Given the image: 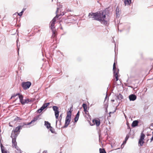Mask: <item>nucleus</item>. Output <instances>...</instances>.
Segmentation results:
<instances>
[{"mask_svg":"<svg viewBox=\"0 0 153 153\" xmlns=\"http://www.w3.org/2000/svg\"><path fill=\"white\" fill-rule=\"evenodd\" d=\"M45 124L48 128H49L51 126L50 123L48 121H45Z\"/></svg>","mask_w":153,"mask_h":153,"instance_id":"18","label":"nucleus"},{"mask_svg":"<svg viewBox=\"0 0 153 153\" xmlns=\"http://www.w3.org/2000/svg\"><path fill=\"white\" fill-rule=\"evenodd\" d=\"M1 150L2 153H7V151L5 147L1 143Z\"/></svg>","mask_w":153,"mask_h":153,"instance_id":"13","label":"nucleus"},{"mask_svg":"<svg viewBox=\"0 0 153 153\" xmlns=\"http://www.w3.org/2000/svg\"><path fill=\"white\" fill-rule=\"evenodd\" d=\"M111 101L112 102H114V100H111Z\"/></svg>","mask_w":153,"mask_h":153,"instance_id":"34","label":"nucleus"},{"mask_svg":"<svg viewBox=\"0 0 153 153\" xmlns=\"http://www.w3.org/2000/svg\"><path fill=\"white\" fill-rule=\"evenodd\" d=\"M117 98L118 99L121 100L123 99V97L122 94H119L117 96Z\"/></svg>","mask_w":153,"mask_h":153,"instance_id":"23","label":"nucleus"},{"mask_svg":"<svg viewBox=\"0 0 153 153\" xmlns=\"http://www.w3.org/2000/svg\"><path fill=\"white\" fill-rule=\"evenodd\" d=\"M22 119L19 117H16L14 119V121H18L19 120H21Z\"/></svg>","mask_w":153,"mask_h":153,"instance_id":"29","label":"nucleus"},{"mask_svg":"<svg viewBox=\"0 0 153 153\" xmlns=\"http://www.w3.org/2000/svg\"><path fill=\"white\" fill-rule=\"evenodd\" d=\"M23 13V11H22L21 12L18 14V15L21 16L22 15V14Z\"/></svg>","mask_w":153,"mask_h":153,"instance_id":"31","label":"nucleus"},{"mask_svg":"<svg viewBox=\"0 0 153 153\" xmlns=\"http://www.w3.org/2000/svg\"><path fill=\"white\" fill-rule=\"evenodd\" d=\"M129 137V136L128 135H127L125 138V140L127 141V140H128Z\"/></svg>","mask_w":153,"mask_h":153,"instance_id":"30","label":"nucleus"},{"mask_svg":"<svg viewBox=\"0 0 153 153\" xmlns=\"http://www.w3.org/2000/svg\"><path fill=\"white\" fill-rule=\"evenodd\" d=\"M49 105V102L44 104L41 108L37 110V112L39 113H40L44 109L46 108Z\"/></svg>","mask_w":153,"mask_h":153,"instance_id":"10","label":"nucleus"},{"mask_svg":"<svg viewBox=\"0 0 153 153\" xmlns=\"http://www.w3.org/2000/svg\"><path fill=\"white\" fill-rule=\"evenodd\" d=\"M85 114L88 116L89 120H91V117L88 111L87 110L86 111H85Z\"/></svg>","mask_w":153,"mask_h":153,"instance_id":"25","label":"nucleus"},{"mask_svg":"<svg viewBox=\"0 0 153 153\" xmlns=\"http://www.w3.org/2000/svg\"><path fill=\"white\" fill-rule=\"evenodd\" d=\"M100 153H106L105 150L104 149H100Z\"/></svg>","mask_w":153,"mask_h":153,"instance_id":"26","label":"nucleus"},{"mask_svg":"<svg viewBox=\"0 0 153 153\" xmlns=\"http://www.w3.org/2000/svg\"><path fill=\"white\" fill-rule=\"evenodd\" d=\"M17 95L19 96V99L20 102H21V104L22 105H24V102H23V101L24 100L23 99V97L22 95L21 94H13L11 96V99H12V98L16 96Z\"/></svg>","mask_w":153,"mask_h":153,"instance_id":"7","label":"nucleus"},{"mask_svg":"<svg viewBox=\"0 0 153 153\" xmlns=\"http://www.w3.org/2000/svg\"><path fill=\"white\" fill-rule=\"evenodd\" d=\"M53 110L54 111L56 118L58 119L59 113V112L58 111V108L56 106H53Z\"/></svg>","mask_w":153,"mask_h":153,"instance_id":"8","label":"nucleus"},{"mask_svg":"<svg viewBox=\"0 0 153 153\" xmlns=\"http://www.w3.org/2000/svg\"><path fill=\"white\" fill-rule=\"evenodd\" d=\"M9 126H11L10 124H9Z\"/></svg>","mask_w":153,"mask_h":153,"instance_id":"37","label":"nucleus"},{"mask_svg":"<svg viewBox=\"0 0 153 153\" xmlns=\"http://www.w3.org/2000/svg\"><path fill=\"white\" fill-rule=\"evenodd\" d=\"M31 85V83L29 81L22 83L21 85L24 90L28 89Z\"/></svg>","mask_w":153,"mask_h":153,"instance_id":"6","label":"nucleus"},{"mask_svg":"<svg viewBox=\"0 0 153 153\" xmlns=\"http://www.w3.org/2000/svg\"><path fill=\"white\" fill-rule=\"evenodd\" d=\"M17 151H16V152L15 153H22V151L20 149V148L18 147V149H16Z\"/></svg>","mask_w":153,"mask_h":153,"instance_id":"28","label":"nucleus"},{"mask_svg":"<svg viewBox=\"0 0 153 153\" xmlns=\"http://www.w3.org/2000/svg\"><path fill=\"white\" fill-rule=\"evenodd\" d=\"M34 101V100L32 99H27L23 100V102L24 103V105L26 103H28L30 102H32Z\"/></svg>","mask_w":153,"mask_h":153,"instance_id":"14","label":"nucleus"},{"mask_svg":"<svg viewBox=\"0 0 153 153\" xmlns=\"http://www.w3.org/2000/svg\"><path fill=\"white\" fill-rule=\"evenodd\" d=\"M50 130L51 131V133L54 134H56V132L55 130V129L51 126L49 128Z\"/></svg>","mask_w":153,"mask_h":153,"instance_id":"24","label":"nucleus"},{"mask_svg":"<svg viewBox=\"0 0 153 153\" xmlns=\"http://www.w3.org/2000/svg\"><path fill=\"white\" fill-rule=\"evenodd\" d=\"M59 16V15H57L56 16L53 18L50 23V27L52 30L53 32L52 37L53 38H56L57 34V32L55 30L54 25L56 21V19L58 18Z\"/></svg>","mask_w":153,"mask_h":153,"instance_id":"2","label":"nucleus"},{"mask_svg":"<svg viewBox=\"0 0 153 153\" xmlns=\"http://www.w3.org/2000/svg\"><path fill=\"white\" fill-rule=\"evenodd\" d=\"M138 121L137 120H134L133 121L132 124V126L133 127L137 126L138 125Z\"/></svg>","mask_w":153,"mask_h":153,"instance_id":"16","label":"nucleus"},{"mask_svg":"<svg viewBox=\"0 0 153 153\" xmlns=\"http://www.w3.org/2000/svg\"><path fill=\"white\" fill-rule=\"evenodd\" d=\"M126 141H127L125 140L123 141V144H126Z\"/></svg>","mask_w":153,"mask_h":153,"instance_id":"33","label":"nucleus"},{"mask_svg":"<svg viewBox=\"0 0 153 153\" xmlns=\"http://www.w3.org/2000/svg\"><path fill=\"white\" fill-rule=\"evenodd\" d=\"M119 11H120L119 8L118 7H117L116 9V13L117 16L119 14Z\"/></svg>","mask_w":153,"mask_h":153,"instance_id":"27","label":"nucleus"},{"mask_svg":"<svg viewBox=\"0 0 153 153\" xmlns=\"http://www.w3.org/2000/svg\"><path fill=\"white\" fill-rule=\"evenodd\" d=\"M145 137V134H144L143 133H142L141 134L140 136V137L139 140H144V138Z\"/></svg>","mask_w":153,"mask_h":153,"instance_id":"20","label":"nucleus"},{"mask_svg":"<svg viewBox=\"0 0 153 153\" xmlns=\"http://www.w3.org/2000/svg\"><path fill=\"white\" fill-rule=\"evenodd\" d=\"M153 140V136H152V137L151 139L150 142H151Z\"/></svg>","mask_w":153,"mask_h":153,"instance_id":"32","label":"nucleus"},{"mask_svg":"<svg viewBox=\"0 0 153 153\" xmlns=\"http://www.w3.org/2000/svg\"><path fill=\"white\" fill-rule=\"evenodd\" d=\"M25 10V9H22V11H23V13L24 12V11Z\"/></svg>","mask_w":153,"mask_h":153,"instance_id":"36","label":"nucleus"},{"mask_svg":"<svg viewBox=\"0 0 153 153\" xmlns=\"http://www.w3.org/2000/svg\"><path fill=\"white\" fill-rule=\"evenodd\" d=\"M113 70L114 71V76L115 78L116 81H117L118 80L119 70L116 68L115 62H114L113 64Z\"/></svg>","mask_w":153,"mask_h":153,"instance_id":"5","label":"nucleus"},{"mask_svg":"<svg viewBox=\"0 0 153 153\" xmlns=\"http://www.w3.org/2000/svg\"><path fill=\"white\" fill-rule=\"evenodd\" d=\"M90 18H94V19L100 21L101 23L105 25L108 26L109 24L108 22L109 18L106 17L105 11V10L101 11L96 13H89Z\"/></svg>","mask_w":153,"mask_h":153,"instance_id":"1","label":"nucleus"},{"mask_svg":"<svg viewBox=\"0 0 153 153\" xmlns=\"http://www.w3.org/2000/svg\"><path fill=\"white\" fill-rule=\"evenodd\" d=\"M79 116V111H78L74 118V121L76 122L78 120Z\"/></svg>","mask_w":153,"mask_h":153,"instance_id":"17","label":"nucleus"},{"mask_svg":"<svg viewBox=\"0 0 153 153\" xmlns=\"http://www.w3.org/2000/svg\"><path fill=\"white\" fill-rule=\"evenodd\" d=\"M92 122L94 125H96L97 126H99L100 123V120L98 119H94L92 120Z\"/></svg>","mask_w":153,"mask_h":153,"instance_id":"12","label":"nucleus"},{"mask_svg":"<svg viewBox=\"0 0 153 153\" xmlns=\"http://www.w3.org/2000/svg\"><path fill=\"white\" fill-rule=\"evenodd\" d=\"M22 126H19L16 127L12 131L11 134V137H17L20 133V130L22 128V127L24 125L23 123Z\"/></svg>","mask_w":153,"mask_h":153,"instance_id":"3","label":"nucleus"},{"mask_svg":"<svg viewBox=\"0 0 153 153\" xmlns=\"http://www.w3.org/2000/svg\"><path fill=\"white\" fill-rule=\"evenodd\" d=\"M152 136H153V132H152Z\"/></svg>","mask_w":153,"mask_h":153,"instance_id":"40","label":"nucleus"},{"mask_svg":"<svg viewBox=\"0 0 153 153\" xmlns=\"http://www.w3.org/2000/svg\"><path fill=\"white\" fill-rule=\"evenodd\" d=\"M82 106L84 108V111H87V105L85 103L83 104H82Z\"/></svg>","mask_w":153,"mask_h":153,"instance_id":"22","label":"nucleus"},{"mask_svg":"<svg viewBox=\"0 0 153 153\" xmlns=\"http://www.w3.org/2000/svg\"><path fill=\"white\" fill-rule=\"evenodd\" d=\"M131 2V0H124V2L125 5H129L130 4Z\"/></svg>","mask_w":153,"mask_h":153,"instance_id":"19","label":"nucleus"},{"mask_svg":"<svg viewBox=\"0 0 153 153\" xmlns=\"http://www.w3.org/2000/svg\"><path fill=\"white\" fill-rule=\"evenodd\" d=\"M144 143V140H139L138 142L139 145H140V146H142L143 145Z\"/></svg>","mask_w":153,"mask_h":153,"instance_id":"21","label":"nucleus"},{"mask_svg":"<svg viewBox=\"0 0 153 153\" xmlns=\"http://www.w3.org/2000/svg\"><path fill=\"white\" fill-rule=\"evenodd\" d=\"M111 113H112V112H110V113H109V114H110Z\"/></svg>","mask_w":153,"mask_h":153,"instance_id":"38","label":"nucleus"},{"mask_svg":"<svg viewBox=\"0 0 153 153\" xmlns=\"http://www.w3.org/2000/svg\"><path fill=\"white\" fill-rule=\"evenodd\" d=\"M129 99L131 101H134L136 99V96L134 94H131L129 96Z\"/></svg>","mask_w":153,"mask_h":153,"instance_id":"15","label":"nucleus"},{"mask_svg":"<svg viewBox=\"0 0 153 153\" xmlns=\"http://www.w3.org/2000/svg\"><path fill=\"white\" fill-rule=\"evenodd\" d=\"M60 117L62 116L61 114V115H60Z\"/></svg>","mask_w":153,"mask_h":153,"instance_id":"41","label":"nucleus"},{"mask_svg":"<svg viewBox=\"0 0 153 153\" xmlns=\"http://www.w3.org/2000/svg\"><path fill=\"white\" fill-rule=\"evenodd\" d=\"M69 11H71V10H69Z\"/></svg>","mask_w":153,"mask_h":153,"instance_id":"39","label":"nucleus"},{"mask_svg":"<svg viewBox=\"0 0 153 153\" xmlns=\"http://www.w3.org/2000/svg\"><path fill=\"white\" fill-rule=\"evenodd\" d=\"M39 116L40 115H39L37 116L34 117L33 118V120L30 123H27V124L25 123H23L25 125H29V124H30L33 123V122L37 120L39 118Z\"/></svg>","mask_w":153,"mask_h":153,"instance_id":"11","label":"nucleus"},{"mask_svg":"<svg viewBox=\"0 0 153 153\" xmlns=\"http://www.w3.org/2000/svg\"><path fill=\"white\" fill-rule=\"evenodd\" d=\"M123 145V144H122V145H121V146H122Z\"/></svg>","mask_w":153,"mask_h":153,"instance_id":"42","label":"nucleus"},{"mask_svg":"<svg viewBox=\"0 0 153 153\" xmlns=\"http://www.w3.org/2000/svg\"><path fill=\"white\" fill-rule=\"evenodd\" d=\"M47 152L46 151H44L43 153H47Z\"/></svg>","mask_w":153,"mask_h":153,"instance_id":"35","label":"nucleus"},{"mask_svg":"<svg viewBox=\"0 0 153 153\" xmlns=\"http://www.w3.org/2000/svg\"><path fill=\"white\" fill-rule=\"evenodd\" d=\"M12 139V146L16 149H18V146H17V143L16 141V138L17 137H11Z\"/></svg>","mask_w":153,"mask_h":153,"instance_id":"9","label":"nucleus"},{"mask_svg":"<svg viewBox=\"0 0 153 153\" xmlns=\"http://www.w3.org/2000/svg\"><path fill=\"white\" fill-rule=\"evenodd\" d=\"M71 108L70 109L69 111L67 112V116L66 117L65 124L63 128H65L67 127L70 123L71 117V112L72 110L71 111Z\"/></svg>","mask_w":153,"mask_h":153,"instance_id":"4","label":"nucleus"}]
</instances>
